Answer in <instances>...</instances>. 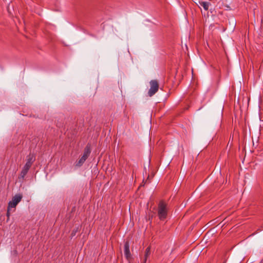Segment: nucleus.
<instances>
[{
    "label": "nucleus",
    "instance_id": "1",
    "mask_svg": "<svg viewBox=\"0 0 263 263\" xmlns=\"http://www.w3.org/2000/svg\"><path fill=\"white\" fill-rule=\"evenodd\" d=\"M34 160V157L33 155H30L29 156L28 158H27V162L25 165L24 166L21 174H20V177L23 179L27 173H28L29 168H30Z\"/></svg>",
    "mask_w": 263,
    "mask_h": 263
},
{
    "label": "nucleus",
    "instance_id": "2",
    "mask_svg": "<svg viewBox=\"0 0 263 263\" xmlns=\"http://www.w3.org/2000/svg\"><path fill=\"white\" fill-rule=\"evenodd\" d=\"M166 205L163 201H160L158 209V214L160 220H164L167 216Z\"/></svg>",
    "mask_w": 263,
    "mask_h": 263
},
{
    "label": "nucleus",
    "instance_id": "3",
    "mask_svg": "<svg viewBox=\"0 0 263 263\" xmlns=\"http://www.w3.org/2000/svg\"><path fill=\"white\" fill-rule=\"evenodd\" d=\"M22 197V195L20 194L13 196L11 201H9L8 203V209L15 208L17 204L21 201Z\"/></svg>",
    "mask_w": 263,
    "mask_h": 263
},
{
    "label": "nucleus",
    "instance_id": "4",
    "mask_svg": "<svg viewBox=\"0 0 263 263\" xmlns=\"http://www.w3.org/2000/svg\"><path fill=\"white\" fill-rule=\"evenodd\" d=\"M150 89L148 92V95L150 97L153 96L158 90L159 84L157 80H152L149 82Z\"/></svg>",
    "mask_w": 263,
    "mask_h": 263
},
{
    "label": "nucleus",
    "instance_id": "5",
    "mask_svg": "<svg viewBox=\"0 0 263 263\" xmlns=\"http://www.w3.org/2000/svg\"><path fill=\"white\" fill-rule=\"evenodd\" d=\"M90 153V150L88 146H86L85 148L84 154L82 157L79 159V160L77 162L76 166H81L82 165V164L84 163V162L86 161L87 158L89 156V154Z\"/></svg>",
    "mask_w": 263,
    "mask_h": 263
},
{
    "label": "nucleus",
    "instance_id": "6",
    "mask_svg": "<svg viewBox=\"0 0 263 263\" xmlns=\"http://www.w3.org/2000/svg\"><path fill=\"white\" fill-rule=\"evenodd\" d=\"M124 252L126 258L129 259L131 257V254L129 251V245L128 241H126L124 246Z\"/></svg>",
    "mask_w": 263,
    "mask_h": 263
},
{
    "label": "nucleus",
    "instance_id": "7",
    "mask_svg": "<svg viewBox=\"0 0 263 263\" xmlns=\"http://www.w3.org/2000/svg\"><path fill=\"white\" fill-rule=\"evenodd\" d=\"M199 4L200 6L202 7L203 9L206 11L209 9V6L210 5V3L203 1H199Z\"/></svg>",
    "mask_w": 263,
    "mask_h": 263
},
{
    "label": "nucleus",
    "instance_id": "8",
    "mask_svg": "<svg viewBox=\"0 0 263 263\" xmlns=\"http://www.w3.org/2000/svg\"><path fill=\"white\" fill-rule=\"evenodd\" d=\"M150 253H151V248L149 247H148L146 249L145 255H144V258L142 263H146L147 259L148 257V256H149Z\"/></svg>",
    "mask_w": 263,
    "mask_h": 263
},
{
    "label": "nucleus",
    "instance_id": "9",
    "mask_svg": "<svg viewBox=\"0 0 263 263\" xmlns=\"http://www.w3.org/2000/svg\"><path fill=\"white\" fill-rule=\"evenodd\" d=\"M6 215H7V221H8L9 220V218H10V209H8V208H7V212Z\"/></svg>",
    "mask_w": 263,
    "mask_h": 263
}]
</instances>
